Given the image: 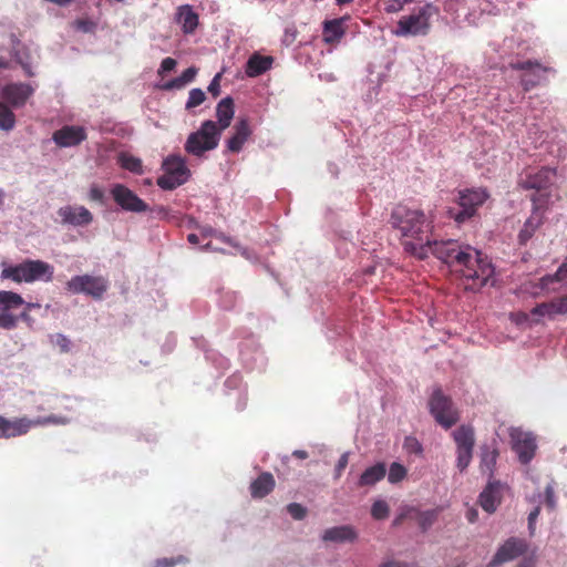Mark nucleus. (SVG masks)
<instances>
[{
  "label": "nucleus",
  "instance_id": "nucleus-1",
  "mask_svg": "<svg viewBox=\"0 0 567 567\" xmlns=\"http://www.w3.org/2000/svg\"><path fill=\"white\" fill-rule=\"evenodd\" d=\"M389 223L401 234V243L406 252L419 259L429 254L446 264L452 272L465 280V289L478 291L494 275V267L483 254L470 245H461L457 240H431L429 233L431 221L426 220L421 209L406 205H396Z\"/></svg>",
  "mask_w": 567,
  "mask_h": 567
},
{
  "label": "nucleus",
  "instance_id": "nucleus-2",
  "mask_svg": "<svg viewBox=\"0 0 567 567\" xmlns=\"http://www.w3.org/2000/svg\"><path fill=\"white\" fill-rule=\"evenodd\" d=\"M54 267L40 259H24L17 265L2 264L1 279L16 284H32L34 281L50 282L53 280Z\"/></svg>",
  "mask_w": 567,
  "mask_h": 567
},
{
  "label": "nucleus",
  "instance_id": "nucleus-3",
  "mask_svg": "<svg viewBox=\"0 0 567 567\" xmlns=\"http://www.w3.org/2000/svg\"><path fill=\"white\" fill-rule=\"evenodd\" d=\"M439 12V7L426 3L411 14L401 17L392 32L396 37L427 35L431 31V19Z\"/></svg>",
  "mask_w": 567,
  "mask_h": 567
},
{
  "label": "nucleus",
  "instance_id": "nucleus-4",
  "mask_svg": "<svg viewBox=\"0 0 567 567\" xmlns=\"http://www.w3.org/2000/svg\"><path fill=\"white\" fill-rule=\"evenodd\" d=\"M556 175V168L545 166L537 172L527 173L520 178L518 185L525 190L534 189L532 197L548 196V205L553 206L555 202L560 200L558 187L555 185Z\"/></svg>",
  "mask_w": 567,
  "mask_h": 567
},
{
  "label": "nucleus",
  "instance_id": "nucleus-5",
  "mask_svg": "<svg viewBox=\"0 0 567 567\" xmlns=\"http://www.w3.org/2000/svg\"><path fill=\"white\" fill-rule=\"evenodd\" d=\"M220 140V130L214 121H205L198 131L193 132L186 140L185 151L200 157L205 152L215 150Z\"/></svg>",
  "mask_w": 567,
  "mask_h": 567
},
{
  "label": "nucleus",
  "instance_id": "nucleus-6",
  "mask_svg": "<svg viewBox=\"0 0 567 567\" xmlns=\"http://www.w3.org/2000/svg\"><path fill=\"white\" fill-rule=\"evenodd\" d=\"M489 198V194L485 188H465L458 190L457 204L460 210L449 209V215L457 224H463L473 218L478 208Z\"/></svg>",
  "mask_w": 567,
  "mask_h": 567
},
{
  "label": "nucleus",
  "instance_id": "nucleus-7",
  "mask_svg": "<svg viewBox=\"0 0 567 567\" xmlns=\"http://www.w3.org/2000/svg\"><path fill=\"white\" fill-rule=\"evenodd\" d=\"M69 420L64 416L49 415L30 420L28 417H19L9 420L0 415V439H10L27 434L31 427L45 424H66Z\"/></svg>",
  "mask_w": 567,
  "mask_h": 567
},
{
  "label": "nucleus",
  "instance_id": "nucleus-8",
  "mask_svg": "<svg viewBox=\"0 0 567 567\" xmlns=\"http://www.w3.org/2000/svg\"><path fill=\"white\" fill-rule=\"evenodd\" d=\"M430 412L435 421L444 429H450L460 420V413L450 396L441 389L434 390L429 401Z\"/></svg>",
  "mask_w": 567,
  "mask_h": 567
},
{
  "label": "nucleus",
  "instance_id": "nucleus-9",
  "mask_svg": "<svg viewBox=\"0 0 567 567\" xmlns=\"http://www.w3.org/2000/svg\"><path fill=\"white\" fill-rule=\"evenodd\" d=\"M110 287L109 280L102 276H74L66 282V289L72 293H84L101 300Z\"/></svg>",
  "mask_w": 567,
  "mask_h": 567
},
{
  "label": "nucleus",
  "instance_id": "nucleus-10",
  "mask_svg": "<svg viewBox=\"0 0 567 567\" xmlns=\"http://www.w3.org/2000/svg\"><path fill=\"white\" fill-rule=\"evenodd\" d=\"M530 200L533 203L532 214L518 234L522 245H525L544 224L545 214L551 207L548 205V196L538 195L530 197Z\"/></svg>",
  "mask_w": 567,
  "mask_h": 567
},
{
  "label": "nucleus",
  "instance_id": "nucleus-11",
  "mask_svg": "<svg viewBox=\"0 0 567 567\" xmlns=\"http://www.w3.org/2000/svg\"><path fill=\"white\" fill-rule=\"evenodd\" d=\"M24 305L21 295L10 290H0V328L4 330L16 329L19 322L14 310Z\"/></svg>",
  "mask_w": 567,
  "mask_h": 567
},
{
  "label": "nucleus",
  "instance_id": "nucleus-12",
  "mask_svg": "<svg viewBox=\"0 0 567 567\" xmlns=\"http://www.w3.org/2000/svg\"><path fill=\"white\" fill-rule=\"evenodd\" d=\"M110 194L113 200L125 212L145 213L148 210V205L124 184H114Z\"/></svg>",
  "mask_w": 567,
  "mask_h": 567
},
{
  "label": "nucleus",
  "instance_id": "nucleus-13",
  "mask_svg": "<svg viewBox=\"0 0 567 567\" xmlns=\"http://www.w3.org/2000/svg\"><path fill=\"white\" fill-rule=\"evenodd\" d=\"M512 449L518 455L522 464H528L535 456L536 442L533 434L519 429H512L509 432Z\"/></svg>",
  "mask_w": 567,
  "mask_h": 567
},
{
  "label": "nucleus",
  "instance_id": "nucleus-14",
  "mask_svg": "<svg viewBox=\"0 0 567 567\" xmlns=\"http://www.w3.org/2000/svg\"><path fill=\"white\" fill-rule=\"evenodd\" d=\"M34 89L28 83H10L2 87L0 96L7 105L19 109L32 96Z\"/></svg>",
  "mask_w": 567,
  "mask_h": 567
},
{
  "label": "nucleus",
  "instance_id": "nucleus-15",
  "mask_svg": "<svg viewBox=\"0 0 567 567\" xmlns=\"http://www.w3.org/2000/svg\"><path fill=\"white\" fill-rule=\"evenodd\" d=\"M86 137L85 128L75 125H64L52 135V140L59 147L78 146L85 141Z\"/></svg>",
  "mask_w": 567,
  "mask_h": 567
},
{
  "label": "nucleus",
  "instance_id": "nucleus-16",
  "mask_svg": "<svg viewBox=\"0 0 567 567\" xmlns=\"http://www.w3.org/2000/svg\"><path fill=\"white\" fill-rule=\"evenodd\" d=\"M58 215L63 225L87 226L93 221L92 213L84 206L66 205L60 207Z\"/></svg>",
  "mask_w": 567,
  "mask_h": 567
},
{
  "label": "nucleus",
  "instance_id": "nucleus-17",
  "mask_svg": "<svg viewBox=\"0 0 567 567\" xmlns=\"http://www.w3.org/2000/svg\"><path fill=\"white\" fill-rule=\"evenodd\" d=\"M526 545L517 538H509L497 550L489 566L496 567L505 561H509L520 556L525 551Z\"/></svg>",
  "mask_w": 567,
  "mask_h": 567
},
{
  "label": "nucleus",
  "instance_id": "nucleus-18",
  "mask_svg": "<svg viewBox=\"0 0 567 567\" xmlns=\"http://www.w3.org/2000/svg\"><path fill=\"white\" fill-rule=\"evenodd\" d=\"M348 17H341L338 19L326 20L322 23V40L326 44H337L346 34V28L343 25Z\"/></svg>",
  "mask_w": 567,
  "mask_h": 567
},
{
  "label": "nucleus",
  "instance_id": "nucleus-19",
  "mask_svg": "<svg viewBox=\"0 0 567 567\" xmlns=\"http://www.w3.org/2000/svg\"><path fill=\"white\" fill-rule=\"evenodd\" d=\"M176 22L185 34H193L199 24V17L193 6L182 4L176 11Z\"/></svg>",
  "mask_w": 567,
  "mask_h": 567
},
{
  "label": "nucleus",
  "instance_id": "nucleus-20",
  "mask_svg": "<svg viewBox=\"0 0 567 567\" xmlns=\"http://www.w3.org/2000/svg\"><path fill=\"white\" fill-rule=\"evenodd\" d=\"M234 130L235 133L228 140L227 147L230 152L238 153L241 151L244 144L247 142L252 131L247 118H240L234 126Z\"/></svg>",
  "mask_w": 567,
  "mask_h": 567
},
{
  "label": "nucleus",
  "instance_id": "nucleus-21",
  "mask_svg": "<svg viewBox=\"0 0 567 567\" xmlns=\"http://www.w3.org/2000/svg\"><path fill=\"white\" fill-rule=\"evenodd\" d=\"M276 486L274 475L269 472H262L250 483L249 491L252 498H264L269 495Z\"/></svg>",
  "mask_w": 567,
  "mask_h": 567
},
{
  "label": "nucleus",
  "instance_id": "nucleus-22",
  "mask_svg": "<svg viewBox=\"0 0 567 567\" xmlns=\"http://www.w3.org/2000/svg\"><path fill=\"white\" fill-rule=\"evenodd\" d=\"M165 173L183 178L187 182L190 176V171L186 166L185 159L179 155L167 156L162 164Z\"/></svg>",
  "mask_w": 567,
  "mask_h": 567
},
{
  "label": "nucleus",
  "instance_id": "nucleus-23",
  "mask_svg": "<svg viewBox=\"0 0 567 567\" xmlns=\"http://www.w3.org/2000/svg\"><path fill=\"white\" fill-rule=\"evenodd\" d=\"M272 62L271 56L254 53L247 61L245 72L249 78L259 76L271 68Z\"/></svg>",
  "mask_w": 567,
  "mask_h": 567
},
{
  "label": "nucleus",
  "instance_id": "nucleus-24",
  "mask_svg": "<svg viewBox=\"0 0 567 567\" xmlns=\"http://www.w3.org/2000/svg\"><path fill=\"white\" fill-rule=\"evenodd\" d=\"M501 503L499 487L497 484L489 483L480 495V504L484 511L492 514Z\"/></svg>",
  "mask_w": 567,
  "mask_h": 567
},
{
  "label": "nucleus",
  "instance_id": "nucleus-25",
  "mask_svg": "<svg viewBox=\"0 0 567 567\" xmlns=\"http://www.w3.org/2000/svg\"><path fill=\"white\" fill-rule=\"evenodd\" d=\"M355 538V530L348 525L328 528L322 536L324 542L333 543L353 542Z\"/></svg>",
  "mask_w": 567,
  "mask_h": 567
},
{
  "label": "nucleus",
  "instance_id": "nucleus-26",
  "mask_svg": "<svg viewBox=\"0 0 567 567\" xmlns=\"http://www.w3.org/2000/svg\"><path fill=\"white\" fill-rule=\"evenodd\" d=\"M234 101L231 97H224L216 107V116L218 118V130L220 133L230 125L234 117Z\"/></svg>",
  "mask_w": 567,
  "mask_h": 567
},
{
  "label": "nucleus",
  "instance_id": "nucleus-27",
  "mask_svg": "<svg viewBox=\"0 0 567 567\" xmlns=\"http://www.w3.org/2000/svg\"><path fill=\"white\" fill-rule=\"evenodd\" d=\"M456 450H473L475 445L474 430L470 425H461L453 432Z\"/></svg>",
  "mask_w": 567,
  "mask_h": 567
},
{
  "label": "nucleus",
  "instance_id": "nucleus-28",
  "mask_svg": "<svg viewBox=\"0 0 567 567\" xmlns=\"http://www.w3.org/2000/svg\"><path fill=\"white\" fill-rule=\"evenodd\" d=\"M198 70L195 66L186 69L179 76L172 79L161 85L164 91L181 90L188 83L193 82L197 75Z\"/></svg>",
  "mask_w": 567,
  "mask_h": 567
},
{
  "label": "nucleus",
  "instance_id": "nucleus-29",
  "mask_svg": "<svg viewBox=\"0 0 567 567\" xmlns=\"http://www.w3.org/2000/svg\"><path fill=\"white\" fill-rule=\"evenodd\" d=\"M386 470L383 463H378L368 467L359 478L360 486H371L385 476Z\"/></svg>",
  "mask_w": 567,
  "mask_h": 567
},
{
  "label": "nucleus",
  "instance_id": "nucleus-30",
  "mask_svg": "<svg viewBox=\"0 0 567 567\" xmlns=\"http://www.w3.org/2000/svg\"><path fill=\"white\" fill-rule=\"evenodd\" d=\"M412 520H415L422 532H426L437 519L440 509H429V511H419L415 507H412Z\"/></svg>",
  "mask_w": 567,
  "mask_h": 567
},
{
  "label": "nucleus",
  "instance_id": "nucleus-31",
  "mask_svg": "<svg viewBox=\"0 0 567 567\" xmlns=\"http://www.w3.org/2000/svg\"><path fill=\"white\" fill-rule=\"evenodd\" d=\"M118 163L122 168H124L131 173L138 174V175L143 174L142 159L138 157L122 153L118 156Z\"/></svg>",
  "mask_w": 567,
  "mask_h": 567
},
{
  "label": "nucleus",
  "instance_id": "nucleus-32",
  "mask_svg": "<svg viewBox=\"0 0 567 567\" xmlns=\"http://www.w3.org/2000/svg\"><path fill=\"white\" fill-rule=\"evenodd\" d=\"M16 126V115L11 106L0 101V130L9 132Z\"/></svg>",
  "mask_w": 567,
  "mask_h": 567
},
{
  "label": "nucleus",
  "instance_id": "nucleus-33",
  "mask_svg": "<svg viewBox=\"0 0 567 567\" xmlns=\"http://www.w3.org/2000/svg\"><path fill=\"white\" fill-rule=\"evenodd\" d=\"M498 457V452L496 449L493 450H484L482 452L481 458V467L484 472H488L491 475L493 474L494 467L496 465V461Z\"/></svg>",
  "mask_w": 567,
  "mask_h": 567
},
{
  "label": "nucleus",
  "instance_id": "nucleus-34",
  "mask_svg": "<svg viewBox=\"0 0 567 567\" xmlns=\"http://www.w3.org/2000/svg\"><path fill=\"white\" fill-rule=\"evenodd\" d=\"M186 182L183 178L165 173L161 177L157 178V185L165 190H173L178 186L185 184Z\"/></svg>",
  "mask_w": 567,
  "mask_h": 567
},
{
  "label": "nucleus",
  "instance_id": "nucleus-35",
  "mask_svg": "<svg viewBox=\"0 0 567 567\" xmlns=\"http://www.w3.org/2000/svg\"><path fill=\"white\" fill-rule=\"evenodd\" d=\"M509 66H511V69L517 70V71H532L534 69L540 70L543 72L551 71L550 68L543 66L539 62L532 61V60L512 62L509 64Z\"/></svg>",
  "mask_w": 567,
  "mask_h": 567
},
{
  "label": "nucleus",
  "instance_id": "nucleus-36",
  "mask_svg": "<svg viewBox=\"0 0 567 567\" xmlns=\"http://www.w3.org/2000/svg\"><path fill=\"white\" fill-rule=\"evenodd\" d=\"M539 70L534 69L529 74H524L520 79V84L525 92L530 91L540 83Z\"/></svg>",
  "mask_w": 567,
  "mask_h": 567
},
{
  "label": "nucleus",
  "instance_id": "nucleus-37",
  "mask_svg": "<svg viewBox=\"0 0 567 567\" xmlns=\"http://www.w3.org/2000/svg\"><path fill=\"white\" fill-rule=\"evenodd\" d=\"M206 100V94L202 89H192L189 91L188 100L186 102V110H192L199 106Z\"/></svg>",
  "mask_w": 567,
  "mask_h": 567
},
{
  "label": "nucleus",
  "instance_id": "nucleus-38",
  "mask_svg": "<svg viewBox=\"0 0 567 567\" xmlns=\"http://www.w3.org/2000/svg\"><path fill=\"white\" fill-rule=\"evenodd\" d=\"M406 476V470L400 463H392L389 470L388 480L390 483L395 484L401 482Z\"/></svg>",
  "mask_w": 567,
  "mask_h": 567
},
{
  "label": "nucleus",
  "instance_id": "nucleus-39",
  "mask_svg": "<svg viewBox=\"0 0 567 567\" xmlns=\"http://www.w3.org/2000/svg\"><path fill=\"white\" fill-rule=\"evenodd\" d=\"M390 508L386 502L384 501H377L373 503L371 508V515L374 519H384L389 516Z\"/></svg>",
  "mask_w": 567,
  "mask_h": 567
},
{
  "label": "nucleus",
  "instance_id": "nucleus-40",
  "mask_svg": "<svg viewBox=\"0 0 567 567\" xmlns=\"http://www.w3.org/2000/svg\"><path fill=\"white\" fill-rule=\"evenodd\" d=\"M50 341L54 346H56L61 352L68 353L71 350V341L70 339L62 334V333H55L50 336Z\"/></svg>",
  "mask_w": 567,
  "mask_h": 567
},
{
  "label": "nucleus",
  "instance_id": "nucleus-41",
  "mask_svg": "<svg viewBox=\"0 0 567 567\" xmlns=\"http://www.w3.org/2000/svg\"><path fill=\"white\" fill-rule=\"evenodd\" d=\"M456 466L461 472H463L472 461L473 450H456Z\"/></svg>",
  "mask_w": 567,
  "mask_h": 567
},
{
  "label": "nucleus",
  "instance_id": "nucleus-42",
  "mask_svg": "<svg viewBox=\"0 0 567 567\" xmlns=\"http://www.w3.org/2000/svg\"><path fill=\"white\" fill-rule=\"evenodd\" d=\"M553 316L567 313V295L549 301Z\"/></svg>",
  "mask_w": 567,
  "mask_h": 567
},
{
  "label": "nucleus",
  "instance_id": "nucleus-43",
  "mask_svg": "<svg viewBox=\"0 0 567 567\" xmlns=\"http://www.w3.org/2000/svg\"><path fill=\"white\" fill-rule=\"evenodd\" d=\"M187 559L179 555L176 558H159L154 561L153 567H175L177 564L185 563Z\"/></svg>",
  "mask_w": 567,
  "mask_h": 567
},
{
  "label": "nucleus",
  "instance_id": "nucleus-44",
  "mask_svg": "<svg viewBox=\"0 0 567 567\" xmlns=\"http://www.w3.org/2000/svg\"><path fill=\"white\" fill-rule=\"evenodd\" d=\"M287 512L290 514V516L295 519H303L307 515V509L301 504L298 503H290L287 506Z\"/></svg>",
  "mask_w": 567,
  "mask_h": 567
},
{
  "label": "nucleus",
  "instance_id": "nucleus-45",
  "mask_svg": "<svg viewBox=\"0 0 567 567\" xmlns=\"http://www.w3.org/2000/svg\"><path fill=\"white\" fill-rule=\"evenodd\" d=\"M414 0H388L385 3L386 13H396L401 11L406 3H411Z\"/></svg>",
  "mask_w": 567,
  "mask_h": 567
},
{
  "label": "nucleus",
  "instance_id": "nucleus-46",
  "mask_svg": "<svg viewBox=\"0 0 567 567\" xmlns=\"http://www.w3.org/2000/svg\"><path fill=\"white\" fill-rule=\"evenodd\" d=\"M533 316L544 317L548 316L551 317V310H550V303L549 302H543L534 307L530 311Z\"/></svg>",
  "mask_w": 567,
  "mask_h": 567
},
{
  "label": "nucleus",
  "instance_id": "nucleus-47",
  "mask_svg": "<svg viewBox=\"0 0 567 567\" xmlns=\"http://www.w3.org/2000/svg\"><path fill=\"white\" fill-rule=\"evenodd\" d=\"M348 463H349V453L346 452L340 456V458L336 465V468H334V477L336 478L341 477L344 468L348 466Z\"/></svg>",
  "mask_w": 567,
  "mask_h": 567
},
{
  "label": "nucleus",
  "instance_id": "nucleus-48",
  "mask_svg": "<svg viewBox=\"0 0 567 567\" xmlns=\"http://www.w3.org/2000/svg\"><path fill=\"white\" fill-rule=\"evenodd\" d=\"M177 62L173 58H165L157 71L158 75L163 76L166 72H171L175 69Z\"/></svg>",
  "mask_w": 567,
  "mask_h": 567
},
{
  "label": "nucleus",
  "instance_id": "nucleus-49",
  "mask_svg": "<svg viewBox=\"0 0 567 567\" xmlns=\"http://www.w3.org/2000/svg\"><path fill=\"white\" fill-rule=\"evenodd\" d=\"M89 198L93 202H97V203H101L103 204L104 203V198H105V195H104V192L102 188H100L99 186L96 185H93L91 188H90V192H89Z\"/></svg>",
  "mask_w": 567,
  "mask_h": 567
},
{
  "label": "nucleus",
  "instance_id": "nucleus-50",
  "mask_svg": "<svg viewBox=\"0 0 567 567\" xmlns=\"http://www.w3.org/2000/svg\"><path fill=\"white\" fill-rule=\"evenodd\" d=\"M220 79L221 74L217 73L213 80L210 81L208 85V92L214 96L217 97L220 93Z\"/></svg>",
  "mask_w": 567,
  "mask_h": 567
},
{
  "label": "nucleus",
  "instance_id": "nucleus-51",
  "mask_svg": "<svg viewBox=\"0 0 567 567\" xmlns=\"http://www.w3.org/2000/svg\"><path fill=\"white\" fill-rule=\"evenodd\" d=\"M75 27L83 32H91L94 30L95 23L87 19H78L75 21Z\"/></svg>",
  "mask_w": 567,
  "mask_h": 567
},
{
  "label": "nucleus",
  "instance_id": "nucleus-52",
  "mask_svg": "<svg viewBox=\"0 0 567 567\" xmlns=\"http://www.w3.org/2000/svg\"><path fill=\"white\" fill-rule=\"evenodd\" d=\"M545 502L548 508L554 509L556 506L555 492L551 486H547L545 489Z\"/></svg>",
  "mask_w": 567,
  "mask_h": 567
},
{
  "label": "nucleus",
  "instance_id": "nucleus-53",
  "mask_svg": "<svg viewBox=\"0 0 567 567\" xmlns=\"http://www.w3.org/2000/svg\"><path fill=\"white\" fill-rule=\"evenodd\" d=\"M412 507H406L401 514H399L395 519L393 520V525L398 526L400 525L404 519H411L412 520Z\"/></svg>",
  "mask_w": 567,
  "mask_h": 567
},
{
  "label": "nucleus",
  "instance_id": "nucleus-54",
  "mask_svg": "<svg viewBox=\"0 0 567 567\" xmlns=\"http://www.w3.org/2000/svg\"><path fill=\"white\" fill-rule=\"evenodd\" d=\"M511 319L516 324H523L529 321V315L523 311L511 313Z\"/></svg>",
  "mask_w": 567,
  "mask_h": 567
},
{
  "label": "nucleus",
  "instance_id": "nucleus-55",
  "mask_svg": "<svg viewBox=\"0 0 567 567\" xmlns=\"http://www.w3.org/2000/svg\"><path fill=\"white\" fill-rule=\"evenodd\" d=\"M18 317H19V320H22L23 322H25L27 326L30 327V328L34 323L33 318L30 316V311H28L25 309H23V311Z\"/></svg>",
  "mask_w": 567,
  "mask_h": 567
},
{
  "label": "nucleus",
  "instance_id": "nucleus-56",
  "mask_svg": "<svg viewBox=\"0 0 567 567\" xmlns=\"http://www.w3.org/2000/svg\"><path fill=\"white\" fill-rule=\"evenodd\" d=\"M555 277L557 281L567 279V261L559 267V269L555 274Z\"/></svg>",
  "mask_w": 567,
  "mask_h": 567
},
{
  "label": "nucleus",
  "instance_id": "nucleus-57",
  "mask_svg": "<svg viewBox=\"0 0 567 567\" xmlns=\"http://www.w3.org/2000/svg\"><path fill=\"white\" fill-rule=\"evenodd\" d=\"M540 513V508L539 507H535L528 515V526L529 528H533L538 515Z\"/></svg>",
  "mask_w": 567,
  "mask_h": 567
},
{
  "label": "nucleus",
  "instance_id": "nucleus-58",
  "mask_svg": "<svg viewBox=\"0 0 567 567\" xmlns=\"http://www.w3.org/2000/svg\"><path fill=\"white\" fill-rule=\"evenodd\" d=\"M380 567H415V566L414 565L403 564V563H400V561H396V560H389V561H385V563L381 564Z\"/></svg>",
  "mask_w": 567,
  "mask_h": 567
},
{
  "label": "nucleus",
  "instance_id": "nucleus-59",
  "mask_svg": "<svg viewBox=\"0 0 567 567\" xmlns=\"http://www.w3.org/2000/svg\"><path fill=\"white\" fill-rule=\"evenodd\" d=\"M478 517V512L475 508H470L466 512V518L470 523H475Z\"/></svg>",
  "mask_w": 567,
  "mask_h": 567
},
{
  "label": "nucleus",
  "instance_id": "nucleus-60",
  "mask_svg": "<svg viewBox=\"0 0 567 567\" xmlns=\"http://www.w3.org/2000/svg\"><path fill=\"white\" fill-rule=\"evenodd\" d=\"M19 63L21 64L22 69L24 70V72H25V74L28 76H33L34 75V73L32 71V68H31V65L29 63L23 62L21 60L19 61Z\"/></svg>",
  "mask_w": 567,
  "mask_h": 567
},
{
  "label": "nucleus",
  "instance_id": "nucleus-61",
  "mask_svg": "<svg viewBox=\"0 0 567 567\" xmlns=\"http://www.w3.org/2000/svg\"><path fill=\"white\" fill-rule=\"evenodd\" d=\"M292 455L297 458L305 460L308 457V453L303 450H296Z\"/></svg>",
  "mask_w": 567,
  "mask_h": 567
},
{
  "label": "nucleus",
  "instance_id": "nucleus-62",
  "mask_svg": "<svg viewBox=\"0 0 567 567\" xmlns=\"http://www.w3.org/2000/svg\"><path fill=\"white\" fill-rule=\"evenodd\" d=\"M23 306H24V309L28 311H31L33 309H39L41 307V305L38 302H25V301H24Z\"/></svg>",
  "mask_w": 567,
  "mask_h": 567
},
{
  "label": "nucleus",
  "instance_id": "nucleus-63",
  "mask_svg": "<svg viewBox=\"0 0 567 567\" xmlns=\"http://www.w3.org/2000/svg\"><path fill=\"white\" fill-rule=\"evenodd\" d=\"M406 442L408 443L411 442L412 443V447H414V450L416 452H421L422 451L421 445L419 444V442L416 440H414V439L413 440H408Z\"/></svg>",
  "mask_w": 567,
  "mask_h": 567
},
{
  "label": "nucleus",
  "instance_id": "nucleus-64",
  "mask_svg": "<svg viewBox=\"0 0 567 567\" xmlns=\"http://www.w3.org/2000/svg\"><path fill=\"white\" fill-rule=\"evenodd\" d=\"M187 240H188L190 244L195 245V244H197V243H198V236H197L196 234H189V235L187 236Z\"/></svg>",
  "mask_w": 567,
  "mask_h": 567
}]
</instances>
